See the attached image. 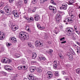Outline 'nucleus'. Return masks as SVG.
<instances>
[{
    "instance_id": "f257e3e1",
    "label": "nucleus",
    "mask_w": 80,
    "mask_h": 80,
    "mask_svg": "<svg viewBox=\"0 0 80 80\" xmlns=\"http://www.w3.org/2000/svg\"><path fill=\"white\" fill-rule=\"evenodd\" d=\"M19 38L22 41H25V40H28L29 36L28 34H25V32H22L19 35Z\"/></svg>"
},
{
    "instance_id": "f03ea898",
    "label": "nucleus",
    "mask_w": 80,
    "mask_h": 80,
    "mask_svg": "<svg viewBox=\"0 0 80 80\" xmlns=\"http://www.w3.org/2000/svg\"><path fill=\"white\" fill-rule=\"evenodd\" d=\"M68 30V33L66 35L69 37H72V38H75V33L73 32V29L71 28H66Z\"/></svg>"
},
{
    "instance_id": "7ed1b4c3",
    "label": "nucleus",
    "mask_w": 80,
    "mask_h": 80,
    "mask_svg": "<svg viewBox=\"0 0 80 80\" xmlns=\"http://www.w3.org/2000/svg\"><path fill=\"white\" fill-rule=\"evenodd\" d=\"M35 46L36 47H40L43 46V42L42 41H36L35 43Z\"/></svg>"
},
{
    "instance_id": "20e7f679",
    "label": "nucleus",
    "mask_w": 80,
    "mask_h": 80,
    "mask_svg": "<svg viewBox=\"0 0 80 80\" xmlns=\"http://www.w3.org/2000/svg\"><path fill=\"white\" fill-rule=\"evenodd\" d=\"M73 18L72 17H69L65 19L64 20V22H69V23H73Z\"/></svg>"
},
{
    "instance_id": "39448f33",
    "label": "nucleus",
    "mask_w": 80,
    "mask_h": 80,
    "mask_svg": "<svg viewBox=\"0 0 80 80\" xmlns=\"http://www.w3.org/2000/svg\"><path fill=\"white\" fill-rule=\"evenodd\" d=\"M4 68L6 70H7L8 72H11L13 70V68L10 66H5Z\"/></svg>"
},
{
    "instance_id": "423d86ee",
    "label": "nucleus",
    "mask_w": 80,
    "mask_h": 80,
    "mask_svg": "<svg viewBox=\"0 0 80 80\" xmlns=\"http://www.w3.org/2000/svg\"><path fill=\"white\" fill-rule=\"evenodd\" d=\"M62 19V16L60 14H58L56 17V20L57 23H59Z\"/></svg>"
},
{
    "instance_id": "0eeeda50",
    "label": "nucleus",
    "mask_w": 80,
    "mask_h": 80,
    "mask_svg": "<svg viewBox=\"0 0 80 80\" xmlns=\"http://www.w3.org/2000/svg\"><path fill=\"white\" fill-rule=\"evenodd\" d=\"M67 7L68 6L66 3H63L62 4V5L61 7H60V10H67Z\"/></svg>"
},
{
    "instance_id": "6e6552de",
    "label": "nucleus",
    "mask_w": 80,
    "mask_h": 80,
    "mask_svg": "<svg viewBox=\"0 0 80 80\" xmlns=\"http://www.w3.org/2000/svg\"><path fill=\"white\" fill-rule=\"evenodd\" d=\"M9 40L12 43H16L17 42V39L15 37H11L9 38Z\"/></svg>"
},
{
    "instance_id": "1a4fd4ad",
    "label": "nucleus",
    "mask_w": 80,
    "mask_h": 80,
    "mask_svg": "<svg viewBox=\"0 0 80 80\" xmlns=\"http://www.w3.org/2000/svg\"><path fill=\"white\" fill-rule=\"evenodd\" d=\"M49 8V10L52 11L53 13H56V12H57V9H56V8L52 6H50Z\"/></svg>"
},
{
    "instance_id": "9d476101",
    "label": "nucleus",
    "mask_w": 80,
    "mask_h": 80,
    "mask_svg": "<svg viewBox=\"0 0 80 80\" xmlns=\"http://www.w3.org/2000/svg\"><path fill=\"white\" fill-rule=\"evenodd\" d=\"M5 32L3 31H0V40H2L5 38Z\"/></svg>"
},
{
    "instance_id": "9b49d317",
    "label": "nucleus",
    "mask_w": 80,
    "mask_h": 80,
    "mask_svg": "<svg viewBox=\"0 0 80 80\" xmlns=\"http://www.w3.org/2000/svg\"><path fill=\"white\" fill-rule=\"evenodd\" d=\"M47 75L48 76V78H51L53 76V73L50 71L48 72H47Z\"/></svg>"
},
{
    "instance_id": "f8f14e48",
    "label": "nucleus",
    "mask_w": 80,
    "mask_h": 80,
    "mask_svg": "<svg viewBox=\"0 0 80 80\" xmlns=\"http://www.w3.org/2000/svg\"><path fill=\"white\" fill-rule=\"evenodd\" d=\"M18 70H22V69H24V70H26L27 69V66H19L18 67Z\"/></svg>"
},
{
    "instance_id": "ddd939ff",
    "label": "nucleus",
    "mask_w": 80,
    "mask_h": 80,
    "mask_svg": "<svg viewBox=\"0 0 80 80\" xmlns=\"http://www.w3.org/2000/svg\"><path fill=\"white\" fill-rule=\"evenodd\" d=\"M12 14L14 15L15 17H18V14L17 11L14 10L12 11Z\"/></svg>"
},
{
    "instance_id": "4468645a",
    "label": "nucleus",
    "mask_w": 80,
    "mask_h": 80,
    "mask_svg": "<svg viewBox=\"0 0 80 80\" xmlns=\"http://www.w3.org/2000/svg\"><path fill=\"white\" fill-rule=\"evenodd\" d=\"M54 64L53 65V67L54 69H56L58 68V63H57V61H54Z\"/></svg>"
},
{
    "instance_id": "2eb2a0df",
    "label": "nucleus",
    "mask_w": 80,
    "mask_h": 80,
    "mask_svg": "<svg viewBox=\"0 0 80 80\" xmlns=\"http://www.w3.org/2000/svg\"><path fill=\"white\" fill-rule=\"evenodd\" d=\"M36 69H37V68L35 67H32L31 68H30V71L32 73H33L35 70H36Z\"/></svg>"
},
{
    "instance_id": "dca6fc26",
    "label": "nucleus",
    "mask_w": 80,
    "mask_h": 80,
    "mask_svg": "<svg viewBox=\"0 0 80 80\" xmlns=\"http://www.w3.org/2000/svg\"><path fill=\"white\" fill-rule=\"evenodd\" d=\"M28 78L30 80H33L34 79H35V77L33 76V75L30 74L29 75Z\"/></svg>"
},
{
    "instance_id": "f3484780",
    "label": "nucleus",
    "mask_w": 80,
    "mask_h": 80,
    "mask_svg": "<svg viewBox=\"0 0 80 80\" xmlns=\"http://www.w3.org/2000/svg\"><path fill=\"white\" fill-rule=\"evenodd\" d=\"M4 10L7 12V11H11V8L8 7V6H6L4 8Z\"/></svg>"
},
{
    "instance_id": "a211bd4d",
    "label": "nucleus",
    "mask_w": 80,
    "mask_h": 80,
    "mask_svg": "<svg viewBox=\"0 0 80 80\" xmlns=\"http://www.w3.org/2000/svg\"><path fill=\"white\" fill-rule=\"evenodd\" d=\"M23 5V3L22 1H19L18 2V5L19 7H22Z\"/></svg>"
},
{
    "instance_id": "6ab92c4d",
    "label": "nucleus",
    "mask_w": 80,
    "mask_h": 80,
    "mask_svg": "<svg viewBox=\"0 0 80 80\" xmlns=\"http://www.w3.org/2000/svg\"><path fill=\"white\" fill-rule=\"evenodd\" d=\"M7 58H4L2 60V63H7Z\"/></svg>"
},
{
    "instance_id": "aec40b11",
    "label": "nucleus",
    "mask_w": 80,
    "mask_h": 80,
    "mask_svg": "<svg viewBox=\"0 0 80 80\" xmlns=\"http://www.w3.org/2000/svg\"><path fill=\"white\" fill-rule=\"evenodd\" d=\"M37 70L38 73H42V68H37Z\"/></svg>"
},
{
    "instance_id": "412c9836",
    "label": "nucleus",
    "mask_w": 80,
    "mask_h": 80,
    "mask_svg": "<svg viewBox=\"0 0 80 80\" xmlns=\"http://www.w3.org/2000/svg\"><path fill=\"white\" fill-rule=\"evenodd\" d=\"M6 15L8 16V15H10L12 13V12L10 11H7L5 12Z\"/></svg>"
},
{
    "instance_id": "4be33fe9",
    "label": "nucleus",
    "mask_w": 80,
    "mask_h": 80,
    "mask_svg": "<svg viewBox=\"0 0 80 80\" xmlns=\"http://www.w3.org/2000/svg\"><path fill=\"white\" fill-rule=\"evenodd\" d=\"M37 55L35 52H33L32 53V58L33 59H35L36 58Z\"/></svg>"
},
{
    "instance_id": "5701e85b",
    "label": "nucleus",
    "mask_w": 80,
    "mask_h": 80,
    "mask_svg": "<svg viewBox=\"0 0 80 80\" xmlns=\"http://www.w3.org/2000/svg\"><path fill=\"white\" fill-rule=\"evenodd\" d=\"M74 3V1L73 0H68V5H72Z\"/></svg>"
},
{
    "instance_id": "b1692460",
    "label": "nucleus",
    "mask_w": 80,
    "mask_h": 80,
    "mask_svg": "<svg viewBox=\"0 0 80 80\" xmlns=\"http://www.w3.org/2000/svg\"><path fill=\"white\" fill-rule=\"evenodd\" d=\"M34 18L35 20H36V21H38V20H39V19H40V18L39 17L38 15H37L35 16Z\"/></svg>"
},
{
    "instance_id": "393cba45",
    "label": "nucleus",
    "mask_w": 80,
    "mask_h": 80,
    "mask_svg": "<svg viewBox=\"0 0 80 80\" xmlns=\"http://www.w3.org/2000/svg\"><path fill=\"white\" fill-rule=\"evenodd\" d=\"M69 60H73V56L70 53H69Z\"/></svg>"
},
{
    "instance_id": "a878e982",
    "label": "nucleus",
    "mask_w": 80,
    "mask_h": 80,
    "mask_svg": "<svg viewBox=\"0 0 80 80\" xmlns=\"http://www.w3.org/2000/svg\"><path fill=\"white\" fill-rule=\"evenodd\" d=\"M12 59H9L8 58L7 61V63H8V64L11 63H12Z\"/></svg>"
},
{
    "instance_id": "bb28decb",
    "label": "nucleus",
    "mask_w": 80,
    "mask_h": 80,
    "mask_svg": "<svg viewBox=\"0 0 80 80\" xmlns=\"http://www.w3.org/2000/svg\"><path fill=\"white\" fill-rule=\"evenodd\" d=\"M53 52V50L52 49H50L48 51V53L50 55H52L53 54L52 53Z\"/></svg>"
},
{
    "instance_id": "cd10ccee",
    "label": "nucleus",
    "mask_w": 80,
    "mask_h": 80,
    "mask_svg": "<svg viewBox=\"0 0 80 80\" xmlns=\"http://www.w3.org/2000/svg\"><path fill=\"white\" fill-rule=\"evenodd\" d=\"M27 44L29 47H33V46L32 45V43L30 42H27Z\"/></svg>"
},
{
    "instance_id": "c85d7f7f",
    "label": "nucleus",
    "mask_w": 80,
    "mask_h": 80,
    "mask_svg": "<svg viewBox=\"0 0 80 80\" xmlns=\"http://www.w3.org/2000/svg\"><path fill=\"white\" fill-rule=\"evenodd\" d=\"M26 30L28 31L29 33H31V30L29 28V27L27 26L26 28Z\"/></svg>"
},
{
    "instance_id": "c756f323",
    "label": "nucleus",
    "mask_w": 80,
    "mask_h": 80,
    "mask_svg": "<svg viewBox=\"0 0 80 80\" xmlns=\"http://www.w3.org/2000/svg\"><path fill=\"white\" fill-rule=\"evenodd\" d=\"M38 59H40V60H45V58L40 56L38 58Z\"/></svg>"
},
{
    "instance_id": "7c9ffc66",
    "label": "nucleus",
    "mask_w": 80,
    "mask_h": 80,
    "mask_svg": "<svg viewBox=\"0 0 80 80\" xmlns=\"http://www.w3.org/2000/svg\"><path fill=\"white\" fill-rule=\"evenodd\" d=\"M59 56L60 58H61V59H64V57H63V55H62V53H60L59 54Z\"/></svg>"
},
{
    "instance_id": "2f4dec72",
    "label": "nucleus",
    "mask_w": 80,
    "mask_h": 80,
    "mask_svg": "<svg viewBox=\"0 0 80 80\" xmlns=\"http://www.w3.org/2000/svg\"><path fill=\"white\" fill-rule=\"evenodd\" d=\"M54 73L55 75L56 76H59V75L58 74V71H56V72H55L54 71L53 72Z\"/></svg>"
},
{
    "instance_id": "473e14b6",
    "label": "nucleus",
    "mask_w": 80,
    "mask_h": 80,
    "mask_svg": "<svg viewBox=\"0 0 80 80\" xmlns=\"http://www.w3.org/2000/svg\"><path fill=\"white\" fill-rule=\"evenodd\" d=\"M77 48L78 50L77 51V53H80V48L78 46H77Z\"/></svg>"
},
{
    "instance_id": "72a5a7b5",
    "label": "nucleus",
    "mask_w": 80,
    "mask_h": 80,
    "mask_svg": "<svg viewBox=\"0 0 80 80\" xmlns=\"http://www.w3.org/2000/svg\"><path fill=\"white\" fill-rule=\"evenodd\" d=\"M76 72L77 74H80V68L77 69L76 70Z\"/></svg>"
},
{
    "instance_id": "f704fd0d",
    "label": "nucleus",
    "mask_w": 80,
    "mask_h": 80,
    "mask_svg": "<svg viewBox=\"0 0 80 80\" xmlns=\"http://www.w3.org/2000/svg\"><path fill=\"white\" fill-rule=\"evenodd\" d=\"M18 28L16 27H15L14 28L12 27V31H16V30H17Z\"/></svg>"
},
{
    "instance_id": "c9c22d12",
    "label": "nucleus",
    "mask_w": 80,
    "mask_h": 80,
    "mask_svg": "<svg viewBox=\"0 0 80 80\" xmlns=\"http://www.w3.org/2000/svg\"><path fill=\"white\" fill-rule=\"evenodd\" d=\"M5 50V48L3 47H2L0 49V53H2V52H3Z\"/></svg>"
},
{
    "instance_id": "e433bc0d",
    "label": "nucleus",
    "mask_w": 80,
    "mask_h": 80,
    "mask_svg": "<svg viewBox=\"0 0 80 80\" xmlns=\"http://www.w3.org/2000/svg\"><path fill=\"white\" fill-rule=\"evenodd\" d=\"M37 3L36 0H32V4H35Z\"/></svg>"
},
{
    "instance_id": "4c0bfd02",
    "label": "nucleus",
    "mask_w": 80,
    "mask_h": 80,
    "mask_svg": "<svg viewBox=\"0 0 80 80\" xmlns=\"http://www.w3.org/2000/svg\"><path fill=\"white\" fill-rule=\"evenodd\" d=\"M15 56L16 57V58H18L20 57H21L22 56V55L20 54H16L15 55Z\"/></svg>"
},
{
    "instance_id": "58836bf2",
    "label": "nucleus",
    "mask_w": 80,
    "mask_h": 80,
    "mask_svg": "<svg viewBox=\"0 0 80 80\" xmlns=\"http://www.w3.org/2000/svg\"><path fill=\"white\" fill-rule=\"evenodd\" d=\"M4 3L3 2H1L0 4V7H3Z\"/></svg>"
},
{
    "instance_id": "ea45409f",
    "label": "nucleus",
    "mask_w": 80,
    "mask_h": 80,
    "mask_svg": "<svg viewBox=\"0 0 80 80\" xmlns=\"http://www.w3.org/2000/svg\"><path fill=\"white\" fill-rule=\"evenodd\" d=\"M45 27L44 26H42V27H40V28L39 29L40 30H43V29H45Z\"/></svg>"
},
{
    "instance_id": "a19ab883",
    "label": "nucleus",
    "mask_w": 80,
    "mask_h": 80,
    "mask_svg": "<svg viewBox=\"0 0 80 80\" xmlns=\"http://www.w3.org/2000/svg\"><path fill=\"white\" fill-rule=\"evenodd\" d=\"M60 41H61L62 42L64 41L65 40V37L62 38H61L60 39Z\"/></svg>"
},
{
    "instance_id": "79ce46f5",
    "label": "nucleus",
    "mask_w": 80,
    "mask_h": 80,
    "mask_svg": "<svg viewBox=\"0 0 80 80\" xmlns=\"http://www.w3.org/2000/svg\"><path fill=\"white\" fill-rule=\"evenodd\" d=\"M6 45L7 46V47H9L10 46H11V45H12V43H7L6 44Z\"/></svg>"
},
{
    "instance_id": "37998d69",
    "label": "nucleus",
    "mask_w": 80,
    "mask_h": 80,
    "mask_svg": "<svg viewBox=\"0 0 80 80\" xmlns=\"http://www.w3.org/2000/svg\"><path fill=\"white\" fill-rule=\"evenodd\" d=\"M40 3L43 4L45 2V1H44V0H40Z\"/></svg>"
},
{
    "instance_id": "c03bdc74",
    "label": "nucleus",
    "mask_w": 80,
    "mask_h": 80,
    "mask_svg": "<svg viewBox=\"0 0 80 80\" xmlns=\"http://www.w3.org/2000/svg\"><path fill=\"white\" fill-rule=\"evenodd\" d=\"M0 12L1 13H2V15H4V14H5V12H4V11H3L1 10H0Z\"/></svg>"
},
{
    "instance_id": "a18cd8bd",
    "label": "nucleus",
    "mask_w": 80,
    "mask_h": 80,
    "mask_svg": "<svg viewBox=\"0 0 80 80\" xmlns=\"http://www.w3.org/2000/svg\"><path fill=\"white\" fill-rule=\"evenodd\" d=\"M66 42H67V41H66V40H64L61 42V43L62 44L66 43Z\"/></svg>"
},
{
    "instance_id": "49530a36",
    "label": "nucleus",
    "mask_w": 80,
    "mask_h": 80,
    "mask_svg": "<svg viewBox=\"0 0 80 80\" xmlns=\"http://www.w3.org/2000/svg\"><path fill=\"white\" fill-rule=\"evenodd\" d=\"M74 29L75 32V31H77V26H76V25L74 26Z\"/></svg>"
},
{
    "instance_id": "de8ad7c7",
    "label": "nucleus",
    "mask_w": 80,
    "mask_h": 80,
    "mask_svg": "<svg viewBox=\"0 0 80 80\" xmlns=\"http://www.w3.org/2000/svg\"><path fill=\"white\" fill-rule=\"evenodd\" d=\"M31 63L32 64H35V63H37V62L36 61H31Z\"/></svg>"
},
{
    "instance_id": "09e8293b",
    "label": "nucleus",
    "mask_w": 80,
    "mask_h": 80,
    "mask_svg": "<svg viewBox=\"0 0 80 80\" xmlns=\"http://www.w3.org/2000/svg\"><path fill=\"white\" fill-rule=\"evenodd\" d=\"M51 3L53 4V5H56V3H54V2H53V0L51 1Z\"/></svg>"
},
{
    "instance_id": "8fccbe9b",
    "label": "nucleus",
    "mask_w": 80,
    "mask_h": 80,
    "mask_svg": "<svg viewBox=\"0 0 80 80\" xmlns=\"http://www.w3.org/2000/svg\"><path fill=\"white\" fill-rule=\"evenodd\" d=\"M57 30H54L53 32H54L56 33V34H57L58 33V32H57Z\"/></svg>"
},
{
    "instance_id": "3c124183",
    "label": "nucleus",
    "mask_w": 80,
    "mask_h": 80,
    "mask_svg": "<svg viewBox=\"0 0 80 80\" xmlns=\"http://www.w3.org/2000/svg\"><path fill=\"white\" fill-rule=\"evenodd\" d=\"M9 27H14L15 25H13L12 23L9 24Z\"/></svg>"
},
{
    "instance_id": "603ef678",
    "label": "nucleus",
    "mask_w": 80,
    "mask_h": 80,
    "mask_svg": "<svg viewBox=\"0 0 80 80\" xmlns=\"http://www.w3.org/2000/svg\"><path fill=\"white\" fill-rule=\"evenodd\" d=\"M44 38L45 39H46V40H47V39L48 38V36H47L46 35H45L44 36Z\"/></svg>"
},
{
    "instance_id": "864d4df0",
    "label": "nucleus",
    "mask_w": 80,
    "mask_h": 80,
    "mask_svg": "<svg viewBox=\"0 0 80 80\" xmlns=\"http://www.w3.org/2000/svg\"><path fill=\"white\" fill-rule=\"evenodd\" d=\"M37 27L39 29H40V27L41 26H40V24H37Z\"/></svg>"
},
{
    "instance_id": "5fc2aeb1",
    "label": "nucleus",
    "mask_w": 80,
    "mask_h": 80,
    "mask_svg": "<svg viewBox=\"0 0 80 80\" xmlns=\"http://www.w3.org/2000/svg\"><path fill=\"white\" fill-rule=\"evenodd\" d=\"M30 18L31 21H33V20H34V18H33V17H31Z\"/></svg>"
},
{
    "instance_id": "6e6d98bb",
    "label": "nucleus",
    "mask_w": 80,
    "mask_h": 80,
    "mask_svg": "<svg viewBox=\"0 0 80 80\" xmlns=\"http://www.w3.org/2000/svg\"><path fill=\"white\" fill-rule=\"evenodd\" d=\"M70 16L72 17V18H74V17H75L74 16V15H73V14H71L70 15Z\"/></svg>"
},
{
    "instance_id": "4d7b16f0",
    "label": "nucleus",
    "mask_w": 80,
    "mask_h": 80,
    "mask_svg": "<svg viewBox=\"0 0 80 80\" xmlns=\"http://www.w3.org/2000/svg\"><path fill=\"white\" fill-rule=\"evenodd\" d=\"M2 74L3 75H4L5 76V75H7V73L5 72H3Z\"/></svg>"
},
{
    "instance_id": "13d9d810",
    "label": "nucleus",
    "mask_w": 80,
    "mask_h": 80,
    "mask_svg": "<svg viewBox=\"0 0 80 80\" xmlns=\"http://www.w3.org/2000/svg\"><path fill=\"white\" fill-rule=\"evenodd\" d=\"M62 73L63 75H65L66 74V73L64 71H62Z\"/></svg>"
},
{
    "instance_id": "bf43d9fd",
    "label": "nucleus",
    "mask_w": 80,
    "mask_h": 80,
    "mask_svg": "<svg viewBox=\"0 0 80 80\" xmlns=\"http://www.w3.org/2000/svg\"><path fill=\"white\" fill-rule=\"evenodd\" d=\"M75 32H76V33H77L78 34V35H80V33L79 31L76 30V31H75Z\"/></svg>"
},
{
    "instance_id": "052dcab7",
    "label": "nucleus",
    "mask_w": 80,
    "mask_h": 80,
    "mask_svg": "<svg viewBox=\"0 0 80 80\" xmlns=\"http://www.w3.org/2000/svg\"><path fill=\"white\" fill-rule=\"evenodd\" d=\"M31 20H30V19H27V22H31Z\"/></svg>"
},
{
    "instance_id": "680f3d73",
    "label": "nucleus",
    "mask_w": 80,
    "mask_h": 80,
    "mask_svg": "<svg viewBox=\"0 0 80 80\" xmlns=\"http://www.w3.org/2000/svg\"><path fill=\"white\" fill-rule=\"evenodd\" d=\"M32 12H35V11H36V9H33L32 10H31Z\"/></svg>"
},
{
    "instance_id": "e2e57ef3",
    "label": "nucleus",
    "mask_w": 80,
    "mask_h": 80,
    "mask_svg": "<svg viewBox=\"0 0 80 80\" xmlns=\"http://www.w3.org/2000/svg\"><path fill=\"white\" fill-rule=\"evenodd\" d=\"M13 1H14V0H9V3H12V2H13Z\"/></svg>"
},
{
    "instance_id": "0e129e2a",
    "label": "nucleus",
    "mask_w": 80,
    "mask_h": 80,
    "mask_svg": "<svg viewBox=\"0 0 80 80\" xmlns=\"http://www.w3.org/2000/svg\"><path fill=\"white\" fill-rule=\"evenodd\" d=\"M25 3H27V0H24Z\"/></svg>"
},
{
    "instance_id": "69168bd1",
    "label": "nucleus",
    "mask_w": 80,
    "mask_h": 80,
    "mask_svg": "<svg viewBox=\"0 0 80 80\" xmlns=\"http://www.w3.org/2000/svg\"><path fill=\"white\" fill-rule=\"evenodd\" d=\"M68 13H69V15H70V14H71L70 13H72V11H68Z\"/></svg>"
},
{
    "instance_id": "338daca9",
    "label": "nucleus",
    "mask_w": 80,
    "mask_h": 80,
    "mask_svg": "<svg viewBox=\"0 0 80 80\" xmlns=\"http://www.w3.org/2000/svg\"><path fill=\"white\" fill-rule=\"evenodd\" d=\"M55 29H57V30H58V28H57V27H55Z\"/></svg>"
},
{
    "instance_id": "774afa93",
    "label": "nucleus",
    "mask_w": 80,
    "mask_h": 80,
    "mask_svg": "<svg viewBox=\"0 0 80 80\" xmlns=\"http://www.w3.org/2000/svg\"><path fill=\"white\" fill-rule=\"evenodd\" d=\"M78 17H79V18H80V14H79Z\"/></svg>"
}]
</instances>
